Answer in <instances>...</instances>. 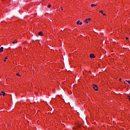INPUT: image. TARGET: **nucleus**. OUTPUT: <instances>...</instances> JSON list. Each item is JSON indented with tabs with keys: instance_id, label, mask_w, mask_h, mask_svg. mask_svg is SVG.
<instances>
[{
	"instance_id": "nucleus-17",
	"label": "nucleus",
	"mask_w": 130,
	"mask_h": 130,
	"mask_svg": "<svg viewBox=\"0 0 130 130\" xmlns=\"http://www.w3.org/2000/svg\"><path fill=\"white\" fill-rule=\"evenodd\" d=\"M103 15L104 16H106V14H105V13H103Z\"/></svg>"
},
{
	"instance_id": "nucleus-2",
	"label": "nucleus",
	"mask_w": 130,
	"mask_h": 130,
	"mask_svg": "<svg viewBox=\"0 0 130 130\" xmlns=\"http://www.w3.org/2000/svg\"><path fill=\"white\" fill-rule=\"evenodd\" d=\"M76 24H77V25H82V24H83V23L82 22H81L80 20H78L77 21Z\"/></svg>"
},
{
	"instance_id": "nucleus-1",
	"label": "nucleus",
	"mask_w": 130,
	"mask_h": 130,
	"mask_svg": "<svg viewBox=\"0 0 130 130\" xmlns=\"http://www.w3.org/2000/svg\"><path fill=\"white\" fill-rule=\"evenodd\" d=\"M92 87H93V89H94L95 91H98V86H97L96 85H93Z\"/></svg>"
},
{
	"instance_id": "nucleus-15",
	"label": "nucleus",
	"mask_w": 130,
	"mask_h": 130,
	"mask_svg": "<svg viewBox=\"0 0 130 130\" xmlns=\"http://www.w3.org/2000/svg\"><path fill=\"white\" fill-rule=\"evenodd\" d=\"M6 59H8V57H5V59H4V61H6Z\"/></svg>"
},
{
	"instance_id": "nucleus-18",
	"label": "nucleus",
	"mask_w": 130,
	"mask_h": 130,
	"mask_svg": "<svg viewBox=\"0 0 130 130\" xmlns=\"http://www.w3.org/2000/svg\"><path fill=\"white\" fill-rule=\"evenodd\" d=\"M126 40H128V37H126Z\"/></svg>"
},
{
	"instance_id": "nucleus-19",
	"label": "nucleus",
	"mask_w": 130,
	"mask_h": 130,
	"mask_svg": "<svg viewBox=\"0 0 130 130\" xmlns=\"http://www.w3.org/2000/svg\"><path fill=\"white\" fill-rule=\"evenodd\" d=\"M119 81H121V78H120V79H119Z\"/></svg>"
},
{
	"instance_id": "nucleus-22",
	"label": "nucleus",
	"mask_w": 130,
	"mask_h": 130,
	"mask_svg": "<svg viewBox=\"0 0 130 130\" xmlns=\"http://www.w3.org/2000/svg\"><path fill=\"white\" fill-rule=\"evenodd\" d=\"M124 83H125V81H124Z\"/></svg>"
},
{
	"instance_id": "nucleus-8",
	"label": "nucleus",
	"mask_w": 130,
	"mask_h": 130,
	"mask_svg": "<svg viewBox=\"0 0 130 130\" xmlns=\"http://www.w3.org/2000/svg\"><path fill=\"white\" fill-rule=\"evenodd\" d=\"M13 44H15V43H18V41H13L12 42Z\"/></svg>"
},
{
	"instance_id": "nucleus-9",
	"label": "nucleus",
	"mask_w": 130,
	"mask_h": 130,
	"mask_svg": "<svg viewBox=\"0 0 130 130\" xmlns=\"http://www.w3.org/2000/svg\"><path fill=\"white\" fill-rule=\"evenodd\" d=\"M84 22L87 23H89V21H88L87 19L84 21Z\"/></svg>"
},
{
	"instance_id": "nucleus-16",
	"label": "nucleus",
	"mask_w": 130,
	"mask_h": 130,
	"mask_svg": "<svg viewBox=\"0 0 130 130\" xmlns=\"http://www.w3.org/2000/svg\"><path fill=\"white\" fill-rule=\"evenodd\" d=\"M100 12L103 14V11H100Z\"/></svg>"
},
{
	"instance_id": "nucleus-10",
	"label": "nucleus",
	"mask_w": 130,
	"mask_h": 130,
	"mask_svg": "<svg viewBox=\"0 0 130 130\" xmlns=\"http://www.w3.org/2000/svg\"><path fill=\"white\" fill-rule=\"evenodd\" d=\"M16 75L18 76L19 77H21V75H20L19 73H17Z\"/></svg>"
},
{
	"instance_id": "nucleus-6",
	"label": "nucleus",
	"mask_w": 130,
	"mask_h": 130,
	"mask_svg": "<svg viewBox=\"0 0 130 130\" xmlns=\"http://www.w3.org/2000/svg\"><path fill=\"white\" fill-rule=\"evenodd\" d=\"M1 94L3 95V96H5V95H6V92L4 91H2Z\"/></svg>"
},
{
	"instance_id": "nucleus-11",
	"label": "nucleus",
	"mask_w": 130,
	"mask_h": 130,
	"mask_svg": "<svg viewBox=\"0 0 130 130\" xmlns=\"http://www.w3.org/2000/svg\"><path fill=\"white\" fill-rule=\"evenodd\" d=\"M126 82H127V83H128L129 85H130V81H127V80H126Z\"/></svg>"
},
{
	"instance_id": "nucleus-13",
	"label": "nucleus",
	"mask_w": 130,
	"mask_h": 130,
	"mask_svg": "<svg viewBox=\"0 0 130 130\" xmlns=\"http://www.w3.org/2000/svg\"><path fill=\"white\" fill-rule=\"evenodd\" d=\"M51 5H50L48 6V8H51Z\"/></svg>"
},
{
	"instance_id": "nucleus-5",
	"label": "nucleus",
	"mask_w": 130,
	"mask_h": 130,
	"mask_svg": "<svg viewBox=\"0 0 130 130\" xmlns=\"http://www.w3.org/2000/svg\"><path fill=\"white\" fill-rule=\"evenodd\" d=\"M3 51H4V48L3 47H2L0 48V52H3Z\"/></svg>"
},
{
	"instance_id": "nucleus-20",
	"label": "nucleus",
	"mask_w": 130,
	"mask_h": 130,
	"mask_svg": "<svg viewBox=\"0 0 130 130\" xmlns=\"http://www.w3.org/2000/svg\"><path fill=\"white\" fill-rule=\"evenodd\" d=\"M2 95H3L2 93H0V96H2Z\"/></svg>"
},
{
	"instance_id": "nucleus-14",
	"label": "nucleus",
	"mask_w": 130,
	"mask_h": 130,
	"mask_svg": "<svg viewBox=\"0 0 130 130\" xmlns=\"http://www.w3.org/2000/svg\"><path fill=\"white\" fill-rule=\"evenodd\" d=\"M60 9L61 11H63V8H62V7H60Z\"/></svg>"
},
{
	"instance_id": "nucleus-3",
	"label": "nucleus",
	"mask_w": 130,
	"mask_h": 130,
	"mask_svg": "<svg viewBox=\"0 0 130 130\" xmlns=\"http://www.w3.org/2000/svg\"><path fill=\"white\" fill-rule=\"evenodd\" d=\"M90 58H95V55L93 54H90L89 55Z\"/></svg>"
},
{
	"instance_id": "nucleus-7",
	"label": "nucleus",
	"mask_w": 130,
	"mask_h": 130,
	"mask_svg": "<svg viewBox=\"0 0 130 130\" xmlns=\"http://www.w3.org/2000/svg\"><path fill=\"white\" fill-rule=\"evenodd\" d=\"M96 6H97V5H95V4H91V8H93V7H96Z\"/></svg>"
},
{
	"instance_id": "nucleus-21",
	"label": "nucleus",
	"mask_w": 130,
	"mask_h": 130,
	"mask_svg": "<svg viewBox=\"0 0 130 130\" xmlns=\"http://www.w3.org/2000/svg\"><path fill=\"white\" fill-rule=\"evenodd\" d=\"M127 97H128V98H129L130 96L129 95H127Z\"/></svg>"
},
{
	"instance_id": "nucleus-4",
	"label": "nucleus",
	"mask_w": 130,
	"mask_h": 130,
	"mask_svg": "<svg viewBox=\"0 0 130 130\" xmlns=\"http://www.w3.org/2000/svg\"><path fill=\"white\" fill-rule=\"evenodd\" d=\"M38 35L40 36H43V31H39L38 32Z\"/></svg>"
},
{
	"instance_id": "nucleus-12",
	"label": "nucleus",
	"mask_w": 130,
	"mask_h": 130,
	"mask_svg": "<svg viewBox=\"0 0 130 130\" xmlns=\"http://www.w3.org/2000/svg\"><path fill=\"white\" fill-rule=\"evenodd\" d=\"M87 21H91V18L87 19Z\"/></svg>"
}]
</instances>
